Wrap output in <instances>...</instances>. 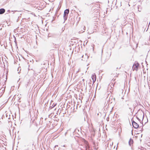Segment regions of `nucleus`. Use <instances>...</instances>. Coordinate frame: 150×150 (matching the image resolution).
I'll return each instance as SVG.
<instances>
[{
    "label": "nucleus",
    "mask_w": 150,
    "mask_h": 150,
    "mask_svg": "<svg viewBox=\"0 0 150 150\" xmlns=\"http://www.w3.org/2000/svg\"><path fill=\"white\" fill-rule=\"evenodd\" d=\"M69 12V9H67L64 11V22L66 21Z\"/></svg>",
    "instance_id": "f257e3e1"
},
{
    "label": "nucleus",
    "mask_w": 150,
    "mask_h": 150,
    "mask_svg": "<svg viewBox=\"0 0 150 150\" xmlns=\"http://www.w3.org/2000/svg\"><path fill=\"white\" fill-rule=\"evenodd\" d=\"M139 66V63L137 62H135L133 64L132 67L133 70H136V71H137L138 69V67Z\"/></svg>",
    "instance_id": "f03ea898"
},
{
    "label": "nucleus",
    "mask_w": 150,
    "mask_h": 150,
    "mask_svg": "<svg viewBox=\"0 0 150 150\" xmlns=\"http://www.w3.org/2000/svg\"><path fill=\"white\" fill-rule=\"evenodd\" d=\"M126 102L127 105L126 107H128L130 109H131V107L133 106V104L132 102L129 100H126Z\"/></svg>",
    "instance_id": "7ed1b4c3"
},
{
    "label": "nucleus",
    "mask_w": 150,
    "mask_h": 150,
    "mask_svg": "<svg viewBox=\"0 0 150 150\" xmlns=\"http://www.w3.org/2000/svg\"><path fill=\"white\" fill-rule=\"evenodd\" d=\"M132 125L133 127L137 129L139 127L138 124L133 120L132 121Z\"/></svg>",
    "instance_id": "20e7f679"
},
{
    "label": "nucleus",
    "mask_w": 150,
    "mask_h": 150,
    "mask_svg": "<svg viewBox=\"0 0 150 150\" xmlns=\"http://www.w3.org/2000/svg\"><path fill=\"white\" fill-rule=\"evenodd\" d=\"M56 103H53V101L51 102L50 104V108L51 109L52 108H54V106H56Z\"/></svg>",
    "instance_id": "39448f33"
},
{
    "label": "nucleus",
    "mask_w": 150,
    "mask_h": 150,
    "mask_svg": "<svg viewBox=\"0 0 150 150\" xmlns=\"http://www.w3.org/2000/svg\"><path fill=\"white\" fill-rule=\"evenodd\" d=\"M91 78L93 82L96 81V76L95 74L92 75Z\"/></svg>",
    "instance_id": "423d86ee"
},
{
    "label": "nucleus",
    "mask_w": 150,
    "mask_h": 150,
    "mask_svg": "<svg viewBox=\"0 0 150 150\" xmlns=\"http://www.w3.org/2000/svg\"><path fill=\"white\" fill-rule=\"evenodd\" d=\"M5 10L4 8H1L0 9V14H1L4 13L5 12Z\"/></svg>",
    "instance_id": "0eeeda50"
},
{
    "label": "nucleus",
    "mask_w": 150,
    "mask_h": 150,
    "mask_svg": "<svg viewBox=\"0 0 150 150\" xmlns=\"http://www.w3.org/2000/svg\"><path fill=\"white\" fill-rule=\"evenodd\" d=\"M133 142V140H132L131 138L130 139L129 141V145L130 146H131Z\"/></svg>",
    "instance_id": "6e6552de"
},
{
    "label": "nucleus",
    "mask_w": 150,
    "mask_h": 150,
    "mask_svg": "<svg viewBox=\"0 0 150 150\" xmlns=\"http://www.w3.org/2000/svg\"><path fill=\"white\" fill-rule=\"evenodd\" d=\"M3 134V132L2 131H0V139L1 138H2Z\"/></svg>",
    "instance_id": "1a4fd4ad"
},
{
    "label": "nucleus",
    "mask_w": 150,
    "mask_h": 150,
    "mask_svg": "<svg viewBox=\"0 0 150 150\" xmlns=\"http://www.w3.org/2000/svg\"><path fill=\"white\" fill-rule=\"evenodd\" d=\"M86 150H87V149L89 148V146L88 144V143L87 142H86Z\"/></svg>",
    "instance_id": "9d476101"
},
{
    "label": "nucleus",
    "mask_w": 150,
    "mask_h": 150,
    "mask_svg": "<svg viewBox=\"0 0 150 150\" xmlns=\"http://www.w3.org/2000/svg\"><path fill=\"white\" fill-rule=\"evenodd\" d=\"M83 31L81 32V33H83V32H84V30H85V28L84 26H83Z\"/></svg>",
    "instance_id": "9b49d317"
},
{
    "label": "nucleus",
    "mask_w": 150,
    "mask_h": 150,
    "mask_svg": "<svg viewBox=\"0 0 150 150\" xmlns=\"http://www.w3.org/2000/svg\"><path fill=\"white\" fill-rule=\"evenodd\" d=\"M58 145H55L54 146V148H56L57 147H58Z\"/></svg>",
    "instance_id": "f8f14e48"
},
{
    "label": "nucleus",
    "mask_w": 150,
    "mask_h": 150,
    "mask_svg": "<svg viewBox=\"0 0 150 150\" xmlns=\"http://www.w3.org/2000/svg\"><path fill=\"white\" fill-rule=\"evenodd\" d=\"M137 119L139 120H140L139 119V118L138 117H137Z\"/></svg>",
    "instance_id": "ddd939ff"
},
{
    "label": "nucleus",
    "mask_w": 150,
    "mask_h": 150,
    "mask_svg": "<svg viewBox=\"0 0 150 150\" xmlns=\"http://www.w3.org/2000/svg\"><path fill=\"white\" fill-rule=\"evenodd\" d=\"M60 148H59L58 149V150H60Z\"/></svg>",
    "instance_id": "4468645a"
},
{
    "label": "nucleus",
    "mask_w": 150,
    "mask_h": 150,
    "mask_svg": "<svg viewBox=\"0 0 150 150\" xmlns=\"http://www.w3.org/2000/svg\"><path fill=\"white\" fill-rule=\"evenodd\" d=\"M83 57V56H82V57Z\"/></svg>",
    "instance_id": "2eb2a0df"
},
{
    "label": "nucleus",
    "mask_w": 150,
    "mask_h": 150,
    "mask_svg": "<svg viewBox=\"0 0 150 150\" xmlns=\"http://www.w3.org/2000/svg\"><path fill=\"white\" fill-rule=\"evenodd\" d=\"M143 117H144V115L143 116V118H142L143 119Z\"/></svg>",
    "instance_id": "dca6fc26"
}]
</instances>
